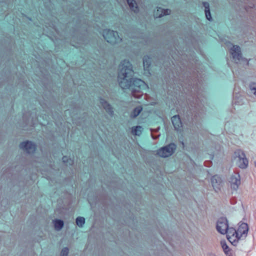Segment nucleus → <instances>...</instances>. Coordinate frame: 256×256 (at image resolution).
<instances>
[{
  "mask_svg": "<svg viewBox=\"0 0 256 256\" xmlns=\"http://www.w3.org/2000/svg\"><path fill=\"white\" fill-rule=\"evenodd\" d=\"M147 87V85L143 80L134 78L128 89L131 91L132 96L136 98H140L144 94L143 90L146 89Z\"/></svg>",
  "mask_w": 256,
  "mask_h": 256,
  "instance_id": "nucleus-1",
  "label": "nucleus"
},
{
  "mask_svg": "<svg viewBox=\"0 0 256 256\" xmlns=\"http://www.w3.org/2000/svg\"><path fill=\"white\" fill-rule=\"evenodd\" d=\"M134 74L132 64L127 60H122L118 66V76L134 78Z\"/></svg>",
  "mask_w": 256,
  "mask_h": 256,
  "instance_id": "nucleus-2",
  "label": "nucleus"
},
{
  "mask_svg": "<svg viewBox=\"0 0 256 256\" xmlns=\"http://www.w3.org/2000/svg\"><path fill=\"white\" fill-rule=\"evenodd\" d=\"M102 36L106 42L112 44H117L122 41V38L119 36L117 32L109 29L104 30Z\"/></svg>",
  "mask_w": 256,
  "mask_h": 256,
  "instance_id": "nucleus-3",
  "label": "nucleus"
},
{
  "mask_svg": "<svg viewBox=\"0 0 256 256\" xmlns=\"http://www.w3.org/2000/svg\"><path fill=\"white\" fill-rule=\"evenodd\" d=\"M176 146L174 143H170L157 150V154L162 158H167L171 156L175 152Z\"/></svg>",
  "mask_w": 256,
  "mask_h": 256,
  "instance_id": "nucleus-4",
  "label": "nucleus"
},
{
  "mask_svg": "<svg viewBox=\"0 0 256 256\" xmlns=\"http://www.w3.org/2000/svg\"><path fill=\"white\" fill-rule=\"evenodd\" d=\"M230 53L236 63H238L240 60H242L247 61V65L249 64V60H248L246 58L242 57L240 48L238 46L234 45L230 49Z\"/></svg>",
  "mask_w": 256,
  "mask_h": 256,
  "instance_id": "nucleus-5",
  "label": "nucleus"
},
{
  "mask_svg": "<svg viewBox=\"0 0 256 256\" xmlns=\"http://www.w3.org/2000/svg\"><path fill=\"white\" fill-rule=\"evenodd\" d=\"M216 230L218 232L222 234H225L228 230V222L226 218H220L216 223Z\"/></svg>",
  "mask_w": 256,
  "mask_h": 256,
  "instance_id": "nucleus-6",
  "label": "nucleus"
},
{
  "mask_svg": "<svg viewBox=\"0 0 256 256\" xmlns=\"http://www.w3.org/2000/svg\"><path fill=\"white\" fill-rule=\"evenodd\" d=\"M234 154L238 159V167L242 169L246 168L248 167V161L244 152L240 150H238L234 152Z\"/></svg>",
  "mask_w": 256,
  "mask_h": 256,
  "instance_id": "nucleus-7",
  "label": "nucleus"
},
{
  "mask_svg": "<svg viewBox=\"0 0 256 256\" xmlns=\"http://www.w3.org/2000/svg\"><path fill=\"white\" fill-rule=\"evenodd\" d=\"M20 148L27 154H33L36 150V145L32 142L27 140L21 142Z\"/></svg>",
  "mask_w": 256,
  "mask_h": 256,
  "instance_id": "nucleus-8",
  "label": "nucleus"
},
{
  "mask_svg": "<svg viewBox=\"0 0 256 256\" xmlns=\"http://www.w3.org/2000/svg\"><path fill=\"white\" fill-rule=\"evenodd\" d=\"M229 182L230 188L234 190H236L241 183L240 174L238 173L232 174L230 178Z\"/></svg>",
  "mask_w": 256,
  "mask_h": 256,
  "instance_id": "nucleus-9",
  "label": "nucleus"
},
{
  "mask_svg": "<svg viewBox=\"0 0 256 256\" xmlns=\"http://www.w3.org/2000/svg\"><path fill=\"white\" fill-rule=\"evenodd\" d=\"M134 78H126L125 76H117V81L119 86L123 90H127L130 88Z\"/></svg>",
  "mask_w": 256,
  "mask_h": 256,
  "instance_id": "nucleus-10",
  "label": "nucleus"
},
{
  "mask_svg": "<svg viewBox=\"0 0 256 256\" xmlns=\"http://www.w3.org/2000/svg\"><path fill=\"white\" fill-rule=\"evenodd\" d=\"M211 183L214 190L218 192L220 190L222 184V180L220 176L218 175H214L211 178Z\"/></svg>",
  "mask_w": 256,
  "mask_h": 256,
  "instance_id": "nucleus-11",
  "label": "nucleus"
},
{
  "mask_svg": "<svg viewBox=\"0 0 256 256\" xmlns=\"http://www.w3.org/2000/svg\"><path fill=\"white\" fill-rule=\"evenodd\" d=\"M100 103L103 108L110 116H112L114 115L113 107L108 102L102 98H100Z\"/></svg>",
  "mask_w": 256,
  "mask_h": 256,
  "instance_id": "nucleus-12",
  "label": "nucleus"
},
{
  "mask_svg": "<svg viewBox=\"0 0 256 256\" xmlns=\"http://www.w3.org/2000/svg\"><path fill=\"white\" fill-rule=\"evenodd\" d=\"M238 235L241 238L242 236L246 237L248 230V225L246 223L240 222L238 223V227L236 230Z\"/></svg>",
  "mask_w": 256,
  "mask_h": 256,
  "instance_id": "nucleus-13",
  "label": "nucleus"
},
{
  "mask_svg": "<svg viewBox=\"0 0 256 256\" xmlns=\"http://www.w3.org/2000/svg\"><path fill=\"white\" fill-rule=\"evenodd\" d=\"M172 122L176 131H180L182 128V122L178 115H175L172 118Z\"/></svg>",
  "mask_w": 256,
  "mask_h": 256,
  "instance_id": "nucleus-14",
  "label": "nucleus"
},
{
  "mask_svg": "<svg viewBox=\"0 0 256 256\" xmlns=\"http://www.w3.org/2000/svg\"><path fill=\"white\" fill-rule=\"evenodd\" d=\"M170 10L169 9H164L158 8L154 12V16L156 18H161L162 16L168 15L170 14Z\"/></svg>",
  "mask_w": 256,
  "mask_h": 256,
  "instance_id": "nucleus-15",
  "label": "nucleus"
},
{
  "mask_svg": "<svg viewBox=\"0 0 256 256\" xmlns=\"http://www.w3.org/2000/svg\"><path fill=\"white\" fill-rule=\"evenodd\" d=\"M202 5L204 7V13L206 15V18L211 22L212 20V18L211 16L210 9V4L208 2H202Z\"/></svg>",
  "mask_w": 256,
  "mask_h": 256,
  "instance_id": "nucleus-16",
  "label": "nucleus"
},
{
  "mask_svg": "<svg viewBox=\"0 0 256 256\" xmlns=\"http://www.w3.org/2000/svg\"><path fill=\"white\" fill-rule=\"evenodd\" d=\"M130 8L134 12H138V8L134 0H126Z\"/></svg>",
  "mask_w": 256,
  "mask_h": 256,
  "instance_id": "nucleus-17",
  "label": "nucleus"
},
{
  "mask_svg": "<svg viewBox=\"0 0 256 256\" xmlns=\"http://www.w3.org/2000/svg\"><path fill=\"white\" fill-rule=\"evenodd\" d=\"M240 237L237 233L236 234L232 235L230 238H228V240L234 246H236Z\"/></svg>",
  "mask_w": 256,
  "mask_h": 256,
  "instance_id": "nucleus-18",
  "label": "nucleus"
},
{
  "mask_svg": "<svg viewBox=\"0 0 256 256\" xmlns=\"http://www.w3.org/2000/svg\"><path fill=\"white\" fill-rule=\"evenodd\" d=\"M142 128L141 126H136L132 128V134L134 136H140L142 132Z\"/></svg>",
  "mask_w": 256,
  "mask_h": 256,
  "instance_id": "nucleus-19",
  "label": "nucleus"
},
{
  "mask_svg": "<svg viewBox=\"0 0 256 256\" xmlns=\"http://www.w3.org/2000/svg\"><path fill=\"white\" fill-rule=\"evenodd\" d=\"M220 244L225 254L227 256L231 254L230 250L227 245L226 242L224 240H222L220 242Z\"/></svg>",
  "mask_w": 256,
  "mask_h": 256,
  "instance_id": "nucleus-20",
  "label": "nucleus"
},
{
  "mask_svg": "<svg viewBox=\"0 0 256 256\" xmlns=\"http://www.w3.org/2000/svg\"><path fill=\"white\" fill-rule=\"evenodd\" d=\"M54 222V228L56 230H60L64 226V222L61 220H56Z\"/></svg>",
  "mask_w": 256,
  "mask_h": 256,
  "instance_id": "nucleus-21",
  "label": "nucleus"
},
{
  "mask_svg": "<svg viewBox=\"0 0 256 256\" xmlns=\"http://www.w3.org/2000/svg\"><path fill=\"white\" fill-rule=\"evenodd\" d=\"M142 110V108L141 106H137L135 108L132 112L130 116L132 118H136L140 114Z\"/></svg>",
  "mask_w": 256,
  "mask_h": 256,
  "instance_id": "nucleus-22",
  "label": "nucleus"
},
{
  "mask_svg": "<svg viewBox=\"0 0 256 256\" xmlns=\"http://www.w3.org/2000/svg\"><path fill=\"white\" fill-rule=\"evenodd\" d=\"M151 64L150 58L148 56H144L143 58V64L144 68H149Z\"/></svg>",
  "mask_w": 256,
  "mask_h": 256,
  "instance_id": "nucleus-23",
  "label": "nucleus"
},
{
  "mask_svg": "<svg viewBox=\"0 0 256 256\" xmlns=\"http://www.w3.org/2000/svg\"><path fill=\"white\" fill-rule=\"evenodd\" d=\"M76 224L80 228H82L85 223V218L84 217L78 216L76 220Z\"/></svg>",
  "mask_w": 256,
  "mask_h": 256,
  "instance_id": "nucleus-24",
  "label": "nucleus"
},
{
  "mask_svg": "<svg viewBox=\"0 0 256 256\" xmlns=\"http://www.w3.org/2000/svg\"><path fill=\"white\" fill-rule=\"evenodd\" d=\"M237 233V230L234 228L232 227H228V230L226 234H227L226 238H230V236H232V235L236 234Z\"/></svg>",
  "mask_w": 256,
  "mask_h": 256,
  "instance_id": "nucleus-25",
  "label": "nucleus"
},
{
  "mask_svg": "<svg viewBox=\"0 0 256 256\" xmlns=\"http://www.w3.org/2000/svg\"><path fill=\"white\" fill-rule=\"evenodd\" d=\"M249 88L252 93L256 96V82H250L249 84Z\"/></svg>",
  "mask_w": 256,
  "mask_h": 256,
  "instance_id": "nucleus-26",
  "label": "nucleus"
},
{
  "mask_svg": "<svg viewBox=\"0 0 256 256\" xmlns=\"http://www.w3.org/2000/svg\"><path fill=\"white\" fill-rule=\"evenodd\" d=\"M62 160L64 163L66 164V165H72L74 164V160L71 158H69L66 156H63Z\"/></svg>",
  "mask_w": 256,
  "mask_h": 256,
  "instance_id": "nucleus-27",
  "label": "nucleus"
},
{
  "mask_svg": "<svg viewBox=\"0 0 256 256\" xmlns=\"http://www.w3.org/2000/svg\"><path fill=\"white\" fill-rule=\"evenodd\" d=\"M69 250L67 247L64 248L61 252L60 256H68Z\"/></svg>",
  "mask_w": 256,
  "mask_h": 256,
  "instance_id": "nucleus-28",
  "label": "nucleus"
},
{
  "mask_svg": "<svg viewBox=\"0 0 256 256\" xmlns=\"http://www.w3.org/2000/svg\"><path fill=\"white\" fill-rule=\"evenodd\" d=\"M255 166L256 167V162H254Z\"/></svg>",
  "mask_w": 256,
  "mask_h": 256,
  "instance_id": "nucleus-29",
  "label": "nucleus"
}]
</instances>
